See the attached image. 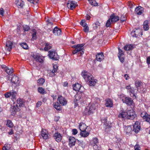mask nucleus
Wrapping results in <instances>:
<instances>
[{
  "instance_id": "obj_1",
  "label": "nucleus",
  "mask_w": 150,
  "mask_h": 150,
  "mask_svg": "<svg viewBox=\"0 0 150 150\" xmlns=\"http://www.w3.org/2000/svg\"><path fill=\"white\" fill-rule=\"evenodd\" d=\"M25 100L21 98H18L17 100V103L13 104V108L11 109L12 115H14L16 113L20 110L19 108L23 107L24 105Z\"/></svg>"
},
{
  "instance_id": "obj_2",
  "label": "nucleus",
  "mask_w": 150,
  "mask_h": 150,
  "mask_svg": "<svg viewBox=\"0 0 150 150\" xmlns=\"http://www.w3.org/2000/svg\"><path fill=\"white\" fill-rule=\"evenodd\" d=\"M84 45L83 44H81L73 46V47L75 48V49L73 51V54H75L78 53V54H80L81 55L83 54L84 50L83 49Z\"/></svg>"
},
{
  "instance_id": "obj_3",
  "label": "nucleus",
  "mask_w": 150,
  "mask_h": 150,
  "mask_svg": "<svg viewBox=\"0 0 150 150\" xmlns=\"http://www.w3.org/2000/svg\"><path fill=\"white\" fill-rule=\"evenodd\" d=\"M96 109V105L94 104L90 105L86 108L84 112L86 115H88L93 113L95 111Z\"/></svg>"
},
{
  "instance_id": "obj_4",
  "label": "nucleus",
  "mask_w": 150,
  "mask_h": 150,
  "mask_svg": "<svg viewBox=\"0 0 150 150\" xmlns=\"http://www.w3.org/2000/svg\"><path fill=\"white\" fill-rule=\"evenodd\" d=\"M7 79L11 81L12 85L15 87L19 85V82L18 77L14 75L12 77L8 76L7 78Z\"/></svg>"
},
{
  "instance_id": "obj_5",
  "label": "nucleus",
  "mask_w": 150,
  "mask_h": 150,
  "mask_svg": "<svg viewBox=\"0 0 150 150\" xmlns=\"http://www.w3.org/2000/svg\"><path fill=\"white\" fill-rule=\"evenodd\" d=\"M17 95L16 92V91H11L10 92H7L4 94V96L6 98H8L11 96V99L13 101H14L16 100V97Z\"/></svg>"
},
{
  "instance_id": "obj_6",
  "label": "nucleus",
  "mask_w": 150,
  "mask_h": 150,
  "mask_svg": "<svg viewBox=\"0 0 150 150\" xmlns=\"http://www.w3.org/2000/svg\"><path fill=\"white\" fill-rule=\"evenodd\" d=\"M127 113V119L133 120L136 117L135 112L133 110H128Z\"/></svg>"
},
{
  "instance_id": "obj_7",
  "label": "nucleus",
  "mask_w": 150,
  "mask_h": 150,
  "mask_svg": "<svg viewBox=\"0 0 150 150\" xmlns=\"http://www.w3.org/2000/svg\"><path fill=\"white\" fill-rule=\"evenodd\" d=\"M81 75L84 79L86 81H88L93 77L90 73L86 71H83L82 72Z\"/></svg>"
},
{
  "instance_id": "obj_8",
  "label": "nucleus",
  "mask_w": 150,
  "mask_h": 150,
  "mask_svg": "<svg viewBox=\"0 0 150 150\" xmlns=\"http://www.w3.org/2000/svg\"><path fill=\"white\" fill-rule=\"evenodd\" d=\"M140 116L143 119L150 123V115H149L146 112H142L140 114Z\"/></svg>"
},
{
  "instance_id": "obj_9",
  "label": "nucleus",
  "mask_w": 150,
  "mask_h": 150,
  "mask_svg": "<svg viewBox=\"0 0 150 150\" xmlns=\"http://www.w3.org/2000/svg\"><path fill=\"white\" fill-rule=\"evenodd\" d=\"M32 56L36 62L41 63L43 62V58L40 55L35 54H32Z\"/></svg>"
},
{
  "instance_id": "obj_10",
  "label": "nucleus",
  "mask_w": 150,
  "mask_h": 150,
  "mask_svg": "<svg viewBox=\"0 0 150 150\" xmlns=\"http://www.w3.org/2000/svg\"><path fill=\"white\" fill-rule=\"evenodd\" d=\"M49 56L50 58L53 60H57L59 59V57L57 53L55 52L50 51Z\"/></svg>"
},
{
  "instance_id": "obj_11",
  "label": "nucleus",
  "mask_w": 150,
  "mask_h": 150,
  "mask_svg": "<svg viewBox=\"0 0 150 150\" xmlns=\"http://www.w3.org/2000/svg\"><path fill=\"white\" fill-rule=\"evenodd\" d=\"M133 130L135 133H138L140 129V123L138 122H136L134 124L133 126Z\"/></svg>"
},
{
  "instance_id": "obj_12",
  "label": "nucleus",
  "mask_w": 150,
  "mask_h": 150,
  "mask_svg": "<svg viewBox=\"0 0 150 150\" xmlns=\"http://www.w3.org/2000/svg\"><path fill=\"white\" fill-rule=\"evenodd\" d=\"M41 135L43 139H46L49 138L50 135L46 129H42L41 132Z\"/></svg>"
},
{
  "instance_id": "obj_13",
  "label": "nucleus",
  "mask_w": 150,
  "mask_h": 150,
  "mask_svg": "<svg viewBox=\"0 0 150 150\" xmlns=\"http://www.w3.org/2000/svg\"><path fill=\"white\" fill-rule=\"evenodd\" d=\"M61 134L58 133L57 132H55L54 134L53 137L54 139L57 142H61L62 139Z\"/></svg>"
},
{
  "instance_id": "obj_14",
  "label": "nucleus",
  "mask_w": 150,
  "mask_h": 150,
  "mask_svg": "<svg viewBox=\"0 0 150 150\" xmlns=\"http://www.w3.org/2000/svg\"><path fill=\"white\" fill-rule=\"evenodd\" d=\"M57 100L59 101L60 104L62 105H64L67 104V101L66 100L61 96H60L58 97Z\"/></svg>"
},
{
  "instance_id": "obj_15",
  "label": "nucleus",
  "mask_w": 150,
  "mask_h": 150,
  "mask_svg": "<svg viewBox=\"0 0 150 150\" xmlns=\"http://www.w3.org/2000/svg\"><path fill=\"white\" fill-rule=\"evenodd\" d=\"M13 45V43L11 41L9 40L7 41L5 47V49L9 52L12 49Z\"/></svg>"
},
{
  "instance_id": "obj_16",
  "label": "nucleus",
  "mask_w": 150,
  "mask_h": 150,
  "mask_svg": "<svg viewBox=\"0 0 150 150\" xmlns=\"http://www.w3.org/2000/svg\"><path fill=\"white\" fill-rule=\"evenodd\" d=\"M122 101L123 103L129 105H132L133 102L132 99L128 97L125 98V99H122Z\"/></svg>"
},
{
  "instance_id": "obj_17",
  "label": "nucleus",
  "mask_w": 150,
  "mask_h": 150,
  "mask_svg": "<svg viewBox=\"0 0 150 150\" xmlns=\"http://www.w3.org/2000/svg\"><path fill=\"white\" fill-rule=\"evenodd\" d=\"M141 30L140 29H136L134 31L131 32V34L133 37H137L140 36Z\"/></svg>"
},
{
  "instance_id": "obj_18",
  "label": "nucleus",
  "mask_w": 150,
  "mask_h": 150,
  "mask_svg": "<svg viewBox=\"0 0 150 150\" xmlns=\"http://www.w3.org/2000/svg\"><path fill=\"white\" fill-rule=\"evenodd\" d=\"M104 59V54L102 52L98 53L96 55V59L98 61L100 62Z\"/></svg>"
},
{
  "instance_id": "obj_19",
  "label": "nucleus",
  "mask_w": 150,
  "mask_h": 150,
  "mask_svg": "<svg viewBox=\"0 0 150 150\" xmlns=\"http://www.w3.org/2000/svg\"><path fill=\"white\" fill-rule=\"evenodd\" d=\"M143 8L141 6L137 7L135 10V12L138 15H140L143 12Z\"/></svg>"
},
{
  "instance_id": "obj_20",
  "label": "nucleus",
  "mask_w": 150,
  "mask_h": 150,
  "mask_svg": "<svg viewBox=\"0 0 150 150\" xmlns=\"http://www.w3.org/2000/svg\"><path fill=\"white\" fill-rule=\"evenodd\" d=\"M111 22H115L118 21L120 18L117 16H115L114 13L112 14L110 16Z\"/></svg>"
},
{
  "instance_id": "obj_21",
  "label": "nucleus",
  "mask_w": 150,
  "mask_h": 150,
  "mask_svg": "<svg viewBox=\"0 0 150 150\" xmlns=\"http://www.w3.org/2000/svg\"><path fill=\"white\" fill-rule=\"evenodd\" d=\"M69 144L70 146H72L75 145L76 140L73 137H70L69 138Z\"/></svg>"
},
{
  "instance_id": "obj_22",
  "label": "nucleus",
  "mask_w": 150,
  "mask_h": 150,
  "mask_svg": "<svg viewBox=\"0 0 150 150\" xmlns=\"http://www.w3.org/2000/svg\"><path fill=\"white\" fill-rule=\"evenodd\" d=\"M53 32L55 35L58 36L61 34V31L60 29L56 27L53 30Z\"/></svg>"
},
{
  "instance_id": "obj_23",
  "label": "nucleus",
  "mask_w": 150,
  "mask_h": 150,
  "mask_svg": "<svg viewBox=\"0 0 150 150\" xmlns=\"http://www.w3.org/2000/svg\"><path fill=\"white\" fill-rule=\"evenodd\" d=\"M120 118H121L122 120H124L127 118V112H120L118 116Z\"/></svg>"
},
{
  "instance_id": "obj_24",
  "label": "nucleus",
  "mask_w": 150,
  "mask_h": 150,
  "mask_svg": "<svg viewBox=\"0 0 150 150\" xmlns=\"http://www.w3.org/2000/svg\"><path fill=\"white\" fill-rule=\"evenodd\" d=\"M76 4L74 3L73 1L68 2L67 4V7L68 8L71 10H73L76 7Z\"/></svg>"
},
{
  "instance_id": "obj_25",
  "label": "nucleus",
  "mask_w": 150,
  "mask_h": 150,
  "mask_svg": "<svg viewBox=\"0 0 150 150\" xmlns=\"http://www.w3.org/2000/svg\"><path fill=\"white\" fill-rule=\"evenodd\" d=\"M15 4L18 8H22L24 5V3L21 0H16Z\"/></svg>"
},
{
  "instance_id": "obj_26",
  "label": "nucleus",
  "mask_w": 150,
  "mask_h": 150,
  "mask_svg": "<svg viewBox=\"0 0 150 150\" xmlns=\"http://www.w3.org/2000/svg\"><path fill=\"white\" fill-rule=\"evenodd\" d=\"M87 127L86 125L83 122H81L79 124V128L81 131L86 130Z\"/></svg>"
},
{
  "instance_id": "obj_27",
  "label": "nucleus",
  "mask_w": 150,
  "mask_h": 150,
  "mask_svg": "<svg viewBox=\"0 0 150 150\" xmlns=\"http://www.w3.org/2000/svg\"><path fill=\"white\" fill-rule=\"evenodd\" d=\"M138 90L136 89H134V88H132L130 90V92L132 94V95L131 94V96L133 97H135L136 98V94L137 93Z\"/></svg>"
},
{
  "instance_id": "obj_28",
  "label": "nucleus",
  "mask_w": 150,
  "mask_h": 150,
  "mask_svg": "<svg viewBox=\"0 0 150 150\" xmlns=\"http://www.w3.org/2000/svg\"><path fill=\"white\" fill-rule=\"evenodd\" d=\"M105 105L107 107H112L113 103L112 100L110 99H107L106 100Z\"/></svg>"
},
{
  "instance_id": "obj_29",
  "label": "nucleus",
  "mask_w": 150,
  "mask_h": 150,
  "mask_svg": "<svg viewBox=\"0 0 150 150\" xmlns=\"http://www.w3.org/2000/svg\"><path fill=\"white\" fill-rule=\"evenodd\" d=\"M134 48L133 46L130 44L125 45L124 47V50L126 51H129L132 50Z\"/></svg>"
},
{
  "instance_id": "obj_30",
  "label": "nucleus",
  "mask_w": 150,
  "mask_h": 150,
  "mask_svg": "<svg viewBox=\"0 0 150 150\" xmlns=\"http://www.w3.org/2000/svg\"><path fill=\"white\" fill-rule=\"evenodd\" d=\"M81 87V85L77 83H75L73 85V89L76 91H79Z\"/></svg>"
},
{
  "instance_id": "obj_31",
  "label": "nucleus",
  "mask_w": 150,
  "mask_h": 150,
  "mask_svg": "<svg viewBox=\"0 0 150 150\" xmlns=\"http://www.w3.org/2000/svg\"><path fill=\"white\" fill-rule=\"evenodd\" d=\"M125 131L126 134L131 133L132 131L131 126H128L126 127L125 128Z\"/></svg>"
},
{
  "instance_id": "obj_32",
  "label": "nucleus",
  "mask_w": 150,
  "mask_h": 150,
  "mask_svg": "<svg viewBox=\"0 0 150 150\" xmlns=\"http://www.w3.org/2000/svg\"><path fill=\"white\" fill-rule=\"evenodd\" d=\"M89 133L86 130L81 131L80 134L81 137H87L89 135Z\"/></svg>"
},
{
  "instance_id": "obj_33",
  "label": "nucleus",
  "mask_w": 150,
  "mask_h": 150,
  "mask_svg": "<svg viewBox=\"0 0 150 150\" xmlns=\"http://www.w3.org/2000/svg\"><path fill=\"white\" fill-rule=\"evenodd\" d=\"M57 65H54L53 66V69L51 71L52 76H54L55 75V73L57 71Z\"/></svg>"
},
{
  "instance_id": "obj_34",
  "label": "nucleus",
  "mask_w": 150,
  "mask_h": 150,
  "mask_svg": "<svg viewBox=\"0 0 150 150\" xmlns=\"http://www.w3.org/2000/svg\"><path fill=\"white\" fill-rule=\"evenodd\" d=\"M80 96H81V95H79V94H78L75 96V99L74 100V103L75 106L76 107L78 105L77 102L78 100L81 99V98H79Z\"/></svg>"
},
{
  "instance_id": "obj_35",
  "label": "nucleus",
  "mask_w": 150,
  "mask_h": 150,
  "mask_svg": "<svg viewBox=\"0 0 150 150\" xmlns=\"http://www.w3.org/2000/svg\"><path fill=\"white\" fill-rule=\"evenodd\" d=\"M90 83V86H94L97 81L96 79H95L93 78V76L91 78V79L88 80Z\"/></svg>"
},
{
  "instance_id": "obj_36",
  "label": "nucleus",
  "mask_w": 150,
  "mask_h": 150,
  "mask_svg": "<svg viewBox=\"0 0 150 150\" xmlns=\"http://www.w3.org/2000/svg\"><path fill=\"white\" fill-rule=\"evenodd\" d=\"M144 29L145 30H147L149 29L148 25V21L147 20L145 21L143 23Z\"/></svg>"
},
{
  "instance_id": "obj_37",
  "label": "nucleus",
  "mask_w": 150,
  "mask_h": 150,
  "mask_svg": "<svg viewBox=\"0 0 150 150\" xmlns=\"http://www.w3.org/2000/svg\"><path fill=\"white\" fill-rule=\"evenodd\" d=\"M45 82L44 79L41 78L37 80L38 85V86L42 85Z\"/></svg>"
},
{
  "instance_id": "obj_38",
  "label": "nucleus",
  "mask_w": 150,
  "mask_h": 150,
  "mask_svg": "<svg viewBox=\"0 0 150 150\" xmlns=\"http://www.w3.org/2000/svg\"><path fill=\"white\" fill-rule=\"evenodd\" d=\"M11 147V145L8 144H6L4 145V146L2 148V150H9L10 149Z\"/></svg>"
},
{
  "instance_id": "obj_39",
  "label": "nucleus",
  "mask_w": 150,
  "mask_h": 150,
  "mask_svg": "<svg viewBox=\"0 0 150 150\" xmlns=\"http://www.w3.org/2000/svg\"><path fill=\"white\" fill-rule=\"evenodd\" d=\"M104 125L105 126V129H109L111 127V123L108 121H107L104 123Z\"/></svg>"
},
{
  "instance_id": "obj_40",
  "label": "nucleus",
  "mask_w": 150,
  "mask_h": 150,
  "mask_svg": "<svg viewBox=\"0 0 150 150\" xmlns=\"http://www.w3.org/2000/svg\"><path fill=\"white\" fill-rule=\"evenodd\" d=\"M135 85L137 88V89L138 90L139 89V87H141V86H142V83L140 81H136L135 82Z\"/></svg>"
},
{
  "instance_id": "obj_41",
  "label": "nucleus",
  "mask_w": 150,
  "mask_h": 150,
  "mask_svg": "<svg viewBox=\"0 0 150 150\" xmlns=\"http://www.w3.org/2000/svg\"><path fill=\"white\" fill-rule=\"evenodd\" d=\"M54 107L57 110H61V106L59 104L58 102L55 103L54 104Z\"/></svg>"
},
{
  "instance_id": "obj_42",
  "label": "nucleus",
  "mask_w": 150,
  "mask_h": 150,
  "mask_svg": "<svg viewBox=\"0 0 150 150\" xmlns=\"http://www.w3.org/2000/svg\"><path fill=\"white\" fill-rule=\"evenodd\" d=\"M5 66L4 67V69L5 71L8 74L11 75V74H12L13 72V70H10L9 69H8L7 67L4 66Z\"/></svg>"
},
{
  "instance_id": "obj_43",
  "label": "nucleus",
  "mask_w": 150,
  "mask_h": 150,
  "mask_svg": "<svg viewBox=\"0 0 150 150\" xmlns=\"http://www.w3.org/2000/svg\"><path fill=\"white\" fill-rule=\"evenodd\" d=\"M52 47L50 44L46 43H45V47L44 48V50L45 51H47L51 49Z\"/></svg>"
},
{
  "instance_id": "obj_44",
  "label": "nucleus",
  "mask_w": 150,
  "mask_h": 150,
  "mask_svg": "<svg viewBox=\"0 0 150 150\" xmlns=\"http://www.w3.org/2000/svg\"><path fill=\"white\" fill-rule=\"evenodd\" d=\"M38 91L42 94H44L46 93V91L42 87H39L38 88Z\"/></svg>"
},
{
  "instance_id": "obj_45",
  "label": "nucleus",
  "mask_w": 150,
  "mask_h": 150,
  "mask_svg": "<svg viewBox=\"0 0 150 150\" xmlns=\"http://www.w3.org/2000/svg\"><path fill=\"white\" fill-rule=\"evenodd\" d=\"M6 125L8 127L11 128L13 126V123L10 120H8L7 121Z\"/></svg>"
},
{
  "instance_id": "obj_46",
  "label": "nucleus",
  "mask_w": 150,
  "mask_h": 150,
  "mask_svg": "<svg viewBox=\"0 0 150 150\" xmlns=\"http://www.w3.org/2000/svg\"><path fill=\"white\" fill-rule=\"evenodd\" d=\"M118 57L120 61L122 63H123L125 60L124 54H122V55H118Z\"/></svg>"
},
{
  "instance_id": "obj_47",
  "label": "nucleus",
  "mask_w": 150,
  "mask_h": 150,
  "mask_svg": "<svg viewBox=\"0 0 150 150\" xmlns=\"http://www.w3.org/2000/svg\"><path fill=\"white\" fill-rule=\"evenodd\" d=\"M89 2L91 5L94 6H96L98 5V3L96 2L95 0H90Z\"/></svg>"
},
{
  "instance_id": "obj_48",
  "label": "nucleus",
  "mask_w": 150,
  "mask_h": 150,
  "mask_svg": "<svg viewBox=\"0 0 150 150\" xmlns=\"http://www.w3.org/2000/svg\"><path fill=\"white\" fill-rule=\"evenodd\" d=\"M80 24L83 27L87 25L86 23L85 20L84 19L81 20L80 22Z\"/></svg>"
},
{
  "instance_id": "obj_49",
  "label": "nucleus",
  "mask_w": 150,
  "mask_h": 150,
  "mask_svg": "<svg viewBox=\"0 0 150 150\" xmlns=\"http://www.w3.org/2000/svg\"><path fill=\"white\" fill-rule=\"evenodd\" d=\"M21 45L22 47L25 49H27L28 48V46L27 43L23 42L21 43Z\"/></svg>"
},
{
  "instance_id": "obj_50",
  "label": "nucleus",
  "mask_w": 150,
  "mask_h": 150,
  "mask_svg": "<svg viewBox=\"0 0 150 150\" xmlns=\"http://www.w3.org/2000/svg\"><path fill=\"white\" fill-rule=\"evenodd\" d=\"M100 23L98 22H97L93 24V28L94 29L97 28L98 26L100 25Z\"/></svg>"
},
{
  "instance_id": "obj_51",
  "label": "nucleus",
  "mask_w": 150,
  "mask_h": 150,
  "mask_svg": "<svg viewBox=\"0 0 150 150\" xmlns=\"http://www.w3.org/2000/svg\"><path fill=\"white\" fill-rule=\"evenodd\" d=\"M111 20L110 18L107 21L106 24V26L107 27H109L111 24Z\"/></svg>"
},
{
  "instance_id": "obj_52",
  "label": "nucleus",
  "mask_w": 150,
  "mask_h": 150,
  "mask_svg": "<svg viewBox=\"0 0 150 150\" xmlns=\"http://www.w3.org/2000/svg\"><path fill=\"white\" fill-rule=\"evenodd\" d=\"M28 1L30 2V3L33 4H37L39 2V0H27Z\"/></svg>"
},
{
  "instance_id": "obj_53",
  "label": "nucleus",
  "mask_w": 150,
  "mask_h": 150,
  "mask_svg": "<svg viewBox=\"0 0 150 150\" xmlns=\"http://www.w3.org/2000/svg\"><path fill=\"white\" fill-rule=\"evenodd\" d=\"M93 141L94 144H97L98 143V138L96 137L93 138Z\"/></svg>"
},
{
  "instance_id": "obj_54",
  "label": "nucleus",
  "mask_w": 150,
  "mask_h": 150,
  "mask_svg": "<svg viewBox=\"0 0 150 150\" xmlns=\"http://www.w3.org/2000/svg\"><path fill=\"white\" fill-rule=\"evenodd\" d=\"M126 17L123 15L122 16L120 17V21L122 22H124L125 21H126Z\"/></svg>"
},
{
  "instance_id": "obj_55",
  "label": "nucleus",
  "mask_w": 150,
  "mask_h": 150,
  "mask_svg": "<svg viewBox=\"0 0 150 150\" xmlns=\"http://www.w3.org/2000/svg\"><path fill=\"white\" fill-rule=\"evenodd\" d=\"M83 30L85 32H87L89 31V27L88 25L84 27Z\"/></svg>"
},
{
  "instance_id": "obj_56",
  "label": "nucleus",
  "mask_w": 150,
  "mask_h": 150,
  "mask_svg": "<svg viewBox=\"0 0 150 150\" xmlns=\"http://www.w3.org/2000/svg\"><path fill=\"white\" fill-rule=\"evenodd\" d=\"M118 49L119 50L118 55H122V54H124L122 50H121L120 48H118Z\"/></svg>"
},
{
  "instance_id": "obj_57",
  "label": "nucleus",
  "mask_w": 150,
  "mask_h": 150,
  "mask_svg": "<svg viewBox=\"0 0 150 150\" xmlns=\"http://www.w3.org/2000/svg\"><path fill=\"white\" fill-rule=\"evenodd\" d=\"M93 149L96 150H99L100 147L98 146L97 144H94L93 146Z\"/></svg>"
},
{
  "instance_id": "obj_58",
  "label": "nucleus",
  "mask_w": 150,
  "mask_h": 150,
  "mask_svg": "<svg viewBox=\"0 0 150 150\" xmlns=\"http://www.w3.org/2000/svg\"><path fill=\"white\" fill-rule=\"evenodd\" d=\"M135 150H140V147L139 145L138 144H136L134 146Z\"/></svg>"
},
{
  "instance_id": "obj_59",
  "label": "nucleus",
  "mask_w": 150,
  "mask_h": 150,
  "mask_svg": "<svg viewBox=\"0 0 150 150\" xmlns=\"http://www.w3.org/2000/svg\"><path fill=\"white\" fill-rule=\"evenodd\" d=\"M24 29L25 31H28L30 29V28L28 26L25 25L24 27Z\"/></svg>"
},
{
  "instance_id": "obj_60",
  "label": "nucleus",
  "mask_w": 150,
  "mask_h": 150,
  "mask_svg": "<svg viewBox=\"0 0 150 150\" xmlns=\"http://www.w3.org/2000/svg\"><path fill=\"white\" fill-rule=\"evenodd\" d=\"M72 134L76 135L78 132L77 130L76 129H73L72 130Z\"/></svg>"
},
{
  "instance_id": "obj_61",
  "label": "nucleus",
  "mask_w": 150,
  "mask_h": 150,
  "mask_svg": "<svg viewBox=\"0 0 150 150\" xmlns=\"http://www.w3.org/2000/svg\"><path fill=\"white\" fill-rule=\"evenodd\" d=\"M42 102L41 101H38L36 104V106L37 107H40L41 104H42Z\"/></svg>"
},
{
  "instance_id": "obj_62",
  "label": "nucleus",
  "mask_w": 150,
  "mask_h": 150,
  "mask_svg": "<svg viewBox=\"0 0 150 150\" xmlns=\"http://www.w3.org/2000/svg\"><path fill=\"white\" fill-rule=\"evenodd\" d=\"M101 120L102 122L104 123L108 121H107V119L106 117H104L102 118V119H101Z\"/></svg>"
},
{
  "instance_id": "obj_63",
  "label": "nucleus",
  "mask_w": 150,
  "mask_h": 150,
  "mask_svg": "<svg viewBox=\"0 0 150 150\" xmlns=\"http://www.w3.org/2000/svg\"><path fill=\"white\" fill-rule=\"evenodd\" d=\"M4 9L2 8H1L0 10V14L2 16H3L4 13Z\"/></svg>"
},
{
  "instance_id": "obj_64",
  "label": "nucleus",
  "mask_w": 150,
  "mask_h": 150,
  "mask_svg": "<svg viewBox=\"0 0 150 150\" xmlns=\"http://www.w3.org/2000/svg\"><path fill=\"white\" fill-rule=\"evenodd\" d=\"M32 38L35 39L36 38V33L35 32L32 34Z\"/></svg>"
}]
</instances>
